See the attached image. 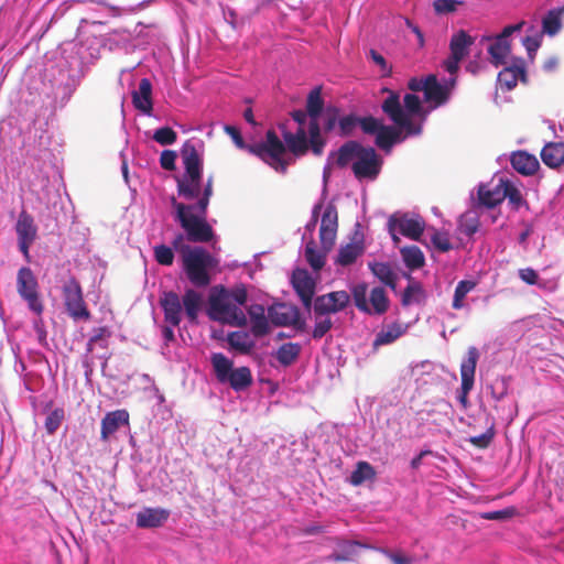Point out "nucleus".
I'll list each match as a JSON object with an SVG mask.
<instances>
[{"label": "nucleus", "instance_id": "nucleus-1", "mask_svg": "<svg viewBox=\"0 0 564 564\" xmlns=\"http://www.w3.org/2000/svg\"><path fill=\"white\" fill-rule=\"evenodd\" d=\"M213 192V177H209L205 184L203 195L196 204L186 205L178 203L174 197L171 200L172 206L176 210V219L191 242H209L214 238L213 227L206 220Z\"/></svg>", "mask_w": 564, "mask_h": 564}, {"label": "nucleus", "instance_id": "nucleus-2", "mask_svg": "<svg viewBox=\"0 0 564 564\" xmlns=\"http://www.w3.org/2000/svg\"><path fill=\"white\" fill-rule=\"evenodd\" d=\"M329 159H334L335 165L339 169L350 166L358 181H375L383 165L382 158L372 147H364L354 140L330 152Z\"/></svg>", "mask_w": 564, "mask_h": 564}, {"label": "nucleus", "instance_id": "nucleus-3", "mask_svg": "<svg viewBox=\"0 0 564 564\" xmlns=\"http://www.w3.org/2000/svg\"><path fill=\"white\" fill-rule=\"evenodd\" d=\"M226 132L232 138L236 145L261 159L276 172L284 174L289 163L284 160L285 147L273 129L265 133L262 142L246 145L240 131L236 127L227 126Z\"/></svg>", "mask_w": 564, "mask_h": 564}, {"label": "nucleus", "instance_id": "nucleus-4", "mask_svg": "<svg viewBox=\"0 0 564 564\" xmlns=\"http://www.w3.org/2000/svg\"><path fill=\"white\" fill-rule=\"evenodd\" d=\"M389 94L381 104L382 112L399 128H403L406 134H420L422 126L413 122L412 117L423 113L420 97L414 94H405L403 106L397 91L386 89Z\"/></svg>", "mask_w": 564, "mask_h": 564}, {"label": "nucleus", "instance_id": "nucleus-5", "mask_svg": "<svg viewBox=\"0 0 564 564\" xmlns=\"http://www.w3.org/2000/svg\"><path fill=\"white\" fill-rule=\"evenodd\" d=\"M181 156L185 171L181 177L176 178L177 193L187 200L199 199L205 187L203 186V159L191 141L183 144Z\"/></svg>", "mask_w": 564, "mask_h": 564}, {"label": "nucleus", "instance_id": "nucleus-6", "mask_svg": "<svg viewBox=\"0 0 564 564\" xmlns=\"http://www.w3.org/2000/svg\"><path fill=\"white\" fill-rule=\"evenodd\" d=\"M183 270L196 288H206L212 282L209 271L217 264L215 258L203 247L182 248Z\"/></svg>", "mask_w": 564, "mask_h": 564}, {"label": "nucleus", "instance_id": "nucleus-7", "mask_svg": "<svg viewBox=\"0 0 564 564\" xmlns=\"http://www.w3.org/2000/svg\"><path fill=\"white\" fill-rule=\"evenodd\" d=\"M212 321L220 322L235 327H245L248 323L243 311L229 300L227 289L220 286L209 296L207 312Z\"/></svg>", "mask_w": 564, "mask_h": 564}, {"label": "nucleus", "instance_id": "nucleus-8", "mask_svg": "<svg viewBox=\"0 0 564 564\" xmlns=\"http://www.w3.org/2000/svg\"><path fill=\"white\" fill-rule=\"evenodd\" d=\"M351 295L356 307L360 312L382 315L389 310L390 301L383 288H373L370 291L368 301V285L366 283H359L351 289Z\"/></svg>", "mask_w": 564, "mask_h": 564}, {"label": "nucleus", "instance_id": "nucleus-9", "mask_svg": "<svg viewBox=\"0 0 564 564\" xmlns=\"http://www.w3.org/2000/svg\"><path fill=\"white\" fill-rule=\"evenodd\" d=\"M17 291L18 294L28 303L30 311L36 315H41L44 311L43 302L39 293V283L28 267H22L17 275Z\"/></svg>", "mask_w": 564, "mask_h": 564}, {"label": "nucleus", "instance_id": "nucleus-10", "mask_svg": "<svg viewBox=\"0 0 564 564\" xmlns=\"http://www.w3.org/2000/svg\"><path fill=\"white\" fill-rule=\"evenodd\" d=\"M62 293L66 312L73 319L88 321L91 317L84 300L82 286L74 276L65 282Z\"/></svg>", "mask_w": 564, "mask_h": 564}, {"label": "nucleus", "instance_id": "nucleus-11", "mask_svg": "<svg viewBox=\"0 0 564 564\" xmlns=\"http://www.w3.org/2000/svg\"><path fill=\"white\" fill-rule=\"evenodd\" d=\"M350 303V295L346 291H333L316 296L312 302L314 317L329 316L344 311Z\"/></svg>", "mask_w": 564, "mask_h": 564}, {"label": "nucleus", "instance_id": "nucleus-12", "mask_svg": "<svg viewBox=\"0 0 564 564\" xmlns=\"http://www.w3.org/2000/svg\"><path fill=\"white\" fill-rule=\"evenodd\" d=\"M269 317L275 326H293L297 330L306 328L305 321L301 317L300 310L295 305L276 304L268 310Z\"/></svg>", "mask_w": 564, "mask_h": 564}, {"label": "nucleus", "instance_id": "nucleus-13", "mask_svg": "<svg viewBox=\"0 0 564 564\" xmlns=\"http://www.w3.org/2000/svg\"><path fill=\"white\" fill-rule=\"evenodd\" d=\"M479 358V352L476 347H469L467 350V358L460 365V394L458 397L463 408L468 405V393L474 387L476 366Z\"/></svg>", "mask_w": 564, "mask_h": 564}, {"label": "nucleus", "instance_id": "nucleus-14", "mask_svg": "<svg viewBox=\"0 0 564 564\" xmlns=\"http://www.w3.org/2000/svg\"><path fill=\"white\" fill-rule=\"evenodd\" d=\"M338 230V212L334 204L329 203L323 215L319 227V240L322 249L330 251L335 245Z\"/></svg>", "mask_w": 564, "mask_h": 564}, {"label": "nucleus", "instance_id": "nucleus-15", "mask_svg": "<svg viewBox=\"0 0 564 564\" xmlns=\"http://www.w3.org/2000/svg\"><path fill=\"white\" fill-rule=\"evenodd\" d=\"M388 227L389 231H392L394 227H398L401 235L419 241L424 232L425 221L419 215L410 216L409 214H404L400 217L391 216L388 221Z\"/></svg>", "mask_w": 564, "mask_h": 564}, {"label": "nucleus", "instance_id": "nucleus-16", "mask_svg": "<svg viewBox=\"0 0 564 564\" xmlns=\"http://www.w3.org/2000/svg\"><path fill=\"white\" fill-rule=\"evenodd\" d=\"M291 282L303 306L310 311L316 289L315 281L306 270L296 269L292 273Z\"/></svg>", "mask_w": 564, "mask_h": 564}, {"label": "nucleus", "instance_id": "nucleus-17", "mask_svg": "<svg viewBox=\"0 0 564 564\" xmlns=\"http://www.w3.org/2000/svg\"><path fill=\"white\" fill-rule=\"evenodd\" d=\"M519 80L527 83L525 63L521 57L513 58L511 65L498 74V83L506 90L513 89Z\"/></svg>", "mask_w": 564, "mask_h": 564}, {"label": "nucleus", "instance_id": "nucleus-18", "mask_svg": "<svg viewBox=\"0 0 564 564\" xmlns=\"http://www.w3.org/2000/svg\"><path fill=\"white\" fill-rule=\"evenodd\" d=\"M160 305L164 313V322L171 326H178L182 321V301L173 291L164 292L160 297Z\"/></svg>", "mask_w": 564, "mask_h": 564}, {"label": "nucleus", "instance_id": "nucleus-19", "mask_svg": "<svg viewBox=\"0 0 564 564\" xmlns=\"http://www.w3.org/2000/svg\"><path fill=\"white\" fill-rule=\"evenodd\" d=\"M129 412L124 409L116 410L106 413L101 420L100 438L108 441L109 437L116 433L121 426L129 425Z\"/></svg>", "mask_w": 564, "mask_h": 564}, {"label": "nucleus", "instance_id": "nucleus-20", "mask_svg": "<svg viewBox=\"0 0 564 564\" xmlns=\"http://www.w3.org/2000/svg\"><path fill=\"white\" fill-rule=\"evenodd\" d=\"M285 150L289 149L294 155H304L311 149L310 140L304 127H299L295 133L283 132Z\"/></svg>", "mask_w": 564, "mask_h": 564}, {"label": "nucleus", "instance_id": "nucleus-21", "mask_svg": "<svg viewBox=\"0 0 564 564\" xmlns=\"http://www.w3.org/2000/svg\"><path fill=\"white\" fill-rule=\"evenodd\" d=\"M424 99L427 102H434L435 106L445 104L449 96L447 87L441 85L437 77L433 74L425 77Z\"/></svg>", "mask_w": 564, "mask_h": 564}, {"label": "nucleus", "instance_id": "nucleus-22", "mask_svg": "<svg viewBox=\"0 0 564 564\" xmlns=\"http://www.w3.org/2000/svg\"><path fill=\"white\" fill-rule=\"evenodd\" d=\"M510 162L512 167L522 175H533L540 167L538 159L525 151L513 152Z\"/></svg>", "mask_w": 564, "mask_h": 564}, {"label": "nucleus", "instance_id": "nucleus-23", "mask_svg": "<svg viewBox=\"0 0 564 564\" xmlns=\"http://www.w3.org/2000/svg\"><path fill=\"white\" fill-rule=\"evenodd\" d=\"M132 101L134 107L142 112L149 115L152 111V84L150 79L142 78L140 80L138 90L132 94Z\"/></svg>", "mask_w": 564, "mask_h": 564}, {"label": "nucleus", "instance_id": "nucleus-24", "mask_svg": "<svg viewBox=\"0 0 564 564\" xmlns=\"http://www.w3.org/2000/svg\"><path fill=\"white\" fill-rule=\"evenodd\" d=\"M170 512L159 508H145L137 514L139 528H159L169 518Z\"/></svg>", "mask_w": 564, "mask_h": 564}, {"label": "nucleus", "instance_id": "nucleus-25", "mask_svg": "<svg viewBox=\"0 0 564 564\" xmlns=\"http://www.w3.org/2000/svg\"><path fill=\"white\" fill-rule=\"evenodd\" d=\"M15 232L18 240L35 241L37 237V227L34 224V218L25 209L19 214Z\"/></svg>", "mask_w": 564, "mask_h": 564}, {"label": "nucleus", "instance_id": "nucleus-26", "mask_svg": "<svg viewBox=\"0 0 564 564\" xmlns=\"http://www.w3.org/2000/svg\"><path fill=\"white\" fill-rule=\"evenodd\" d=\"M487 40L492 41L488 47V54L490 56L491 64L496 67L505 65L511 53L510 41L501 40L497 36L487 37Z\"/></svg>", "mask_w": 564, "mask_h": 564}, {"label": "nucleus", "instance_id": "nucleus-27", "mask_svg": "<svg viewBox=\"0 0 564 564\" xmlns=\"http://www.w3.org/2000/svg\"><path fill=\"white\" fill-rule=\"evenodd\" d=\"M542 162L551 167L558 169L564 163V142H549L541 150Z\"/></svg>", "mask_w": 564, "mask_h": 564}, {"label": "nucleus", "instance_id": "nucleus-28", "mask_svg": "<svg viewBox=\"0 0 564 564\" xmlns=\"http://www.w3.org/2000/svg\"><path fill=\"white\" fill-rule=\"evenodd\" d=\"M181 301L188 321L191 323H196L203 305L202 295L194 289H187Z\"/></svg>", "mask_w": 564, "mask_h": 564}, {"label": "nucleus", "instance_id": "nucleus-29", "mask_svg": "<svg viewBox=\"0 0 564 564\" xmlns=\"http://www.w3.org/2000/svg\"><path fill=\"white\" fill-rule=\"evenodd\" d=\"M475 40L465 30H459L454 33L449 41L451 54L455 55V58L464 59L474 44Z\"/></svg>", "mask_w": 564, "mask_h": 564}, {"label": "nucleus", "instance_id": "nucleus-30", "mask_svg": "<svg viewBox=\"0 0 564 564\" xmlns=\"http://www.w3.org/2000/svg\"><path fill=\"white\" fill-rule=\"evenodd\" d=\"M369 269L372 274L384 285L391 290H397L398 274L394 272L392 265L388 262H370Z\"/></svg>", "mask_w": 564, "mask_h": 564}, {"label": "nucleus", "instance_id": "nucleus-31", "mask_svg": "<svg viewBox=\"0 0 564 564\" xmlns=\"http://www.w3.org/2000/svg\"><path fill=\"white\" fill-rule=\"evenodd\" d=\"M365 251L364 242L354 241L340 247L336 262L343 267L352 264Z\"/></svg>", "mask_w": 564, "mask_h": 564}, {"label": "nucleus", "instance_id": "nucleus-32", "mask_svg": "<svg viewBox=\"0 0 564 564\" xmlns=\"http://www.w3.org/2000/svg\"><path fill=\"white\" fill-rule=\"evenodd\" d=\"M405 329L406 327L400 323H392L388 325L377 334L373 340V347L378 348L379 346L393 343L405 333Z\"/></svg>", "mask_w": 564, "mask_h": 564}, {"label": "nucleus", "instance_id": "nucleus-33", "mask_svg": "<svg viewBox=\"0 0 564 564\" xmlns=\"http://www.w3.org/2000/svg\"><path fill=\"white\" fill-rule=\"evenodd\" d=\"M252 375L251 370L248 367H239L232 369L229 373L228 378H226V382H229L230 387L235 391H241L252 384Z\"/></svg>", "mask_w": 564, "mask_h": 564}, {"label": "nucleus", "instance_id": "nucleus-34", "mask_svg": "<svg viewBox=\"0 0 564 564\" xmlns=\"http://www.w3.org/2000/svg\"><path fill=\"white\" fill-rule=\"evenodd\" d=\"M227 343L230 348L237 350L240 354H250L254 347V341L250 338L246 332H230L227 335Z\"/></svg>", "mask_w": 564, "mask_h": 564}, {"label": "nucleus", "instance_id": "nucleus-35", "mask_svg": "<svg viewBox=\"0 0 564 564\" xmlns=\"http://www.w3.org/2000/svg\"><path fill=\"white\" fill-rule=\"evenodd\" d=\"M338 546L340 552H334L333 554L328 555L326 560L334 562H349L356 555V547H368L366 544L360 542L346 540L339 541Z\"/></svg>", "mask_w": 564, "mask_h": 564}, {"label": "nucleus", "instance_id": "nucleus-36", "mask_svg": "<svg viewBox=\"0 0 564 564\" xmlns=\"http://www.w3.org/2000/svg\"><path fill=\"white\" fill-rule=\"evenodd\" d=\"M478 200L480 205L488 208L496 207L501 202H503L500 182L494 188H489L486 185H480L478 187Z\"/></svg>", "mask_w": 564, "mask_h": 564}, {"label": "nucleus", "instance_id": "nucleus-37", "mask_svg": "<svg viewBox=\"0 0 564 564\" xmlns=\"http://www.w3.org/2000/svg\"><path fill=\"white\" fill-rule=\"evenodd\" d=\"M112 336V332L107 326H101L93 329V335L90 336L86 351L93 352L96 348L108 349L109 339Z\"/></svg>", "mask_w": 564, "mask_h": 564}, {"label": "nucleus", "instance_id": "nucleus-38", "mask_svg": "<svg viewBox=\"0 0 564 564\" xmlns=\"http://www.w3.org/2000/svg\"><path fill=\"white\" fill-rule=\"evenodd\" d=\"M402 260L410 270L421 269L425 264V258L417 246H406L400 249Z\"/></svg>", "mask_w": 564, "mask_h": 564}, {"label": "nucleus", "instance_id": "nucleus-39", "mask_svg": "<svg viewBox=\"0 0 564 564\" xmlns=\"http://www.w3.org/2000/svg\"><path fill=\"white\" fill-rule=\"evenodd\" d=\"M214 372L219 382H226L229 373L232 371V361L221 352H214L210 356Z\"/></svg>", "mask_w": 564, "mask_h": 564}, {"label": "nucleus", "instance_id": "nucleus-40", "mask_svg": "<svg viewBox=\"0 0 564 564\" xmlns=\"http://www.w3.org/2000/svg\"><path fill=\"white\" fill-rule=\"evenodd\" d=\"M502 199H508L514 209H519L525 200L519 188L509 180L500 178Z\"/></svg>", "mask_w": 564, "mask_h": 564}, {"label": "nucleus", "instance_id": "nucleus-41", "mask_svg": "<svg viewBox=\"0 0 564 564\" xmlns=\"http://www.w3.org/2000/svg\"><path fill=\"white\" fill-rule=\"evenodd\" d=\"M301 349V346L296 343H285L279 347L275 357L282 366L289 367L296 361Z\"/></svg>", "mask_w": 564, "mask_h": 564}, {"label": "nucleus", "instance_id": "nucleus-42", "mask_svg": "<svg viewBox=\"0 0 564 564\" xmlns=\"http://www.w3.org/2000/svg\"><path fill=\"white\" fill-rule=\"evenodd\" d=\"M318 118L319 117H310L308 122V140L311 150L315 155H321L325 147V140L321 135Z\"/></svg>", "mask_w": 564, "mask_h": 564}, {"label": "nucleus", "instance_id": "nucleus-43", "mask_svg": "<svg viewBox=\"0 0 564 564\" xmlns=\"http://www.w3.org/2000/svg\"><path fill=\"white\" fill-rule=\"evenodd\" d=\"M564 14V7L550 10L543 18L542 28L543 32L553 36L562 28V15Z\"/></svg>", "mask_w": 564, "mask_h": 564}, {"label": "nucleus", "instance_id": "nucleus-44", "mask_svg": "<svg viewBox=\"0 0 564 564\" xmlns=\"http://www.w3.org/2000/svg\"><path fill=\"white\" fill-rule=\"evenodd\" d=\"M376 478V470L368 462H358L356 469L350 475V484L354 486H360L366 480H372Z\"/></svg>", "mask_w": 564, "mask_h": 564}, {"label": "nucleus", "instance_id": "nucleus-45", "mask_svg": "<svg viewBox=\"0 0 564 564\" xmlns=\"http://www.w3.org/2000/svg\"><path fill=\"white\" fill-rule=\"evenodd\" d=\"M327 252L328 251H325L324 249L323 251L317 250L314 240H311L310 242L306 243L305 258L306 261L312 267V269L315 271H318L324 267Z\"/></svg>", "mask_w": 564, "mask_h": 564}, {"label": "nucleus", "instance_id": "nucleus-46", "mask_svg": "<svg viewBox=\"0 0 564 564\" xmlns=\"http://www.w3.org/2000/svg\"><path fill=\"white\" fill-rule=\"evenodd\" d=\"M324 108V100L322 98V87L313 88L306 99V111L308 117H319Z\"/></svg>", "mask_w": 564, "mask_h": 564}, {"label": "nucleus", "instance_id": "nucleus-47", "mask_svg": "<svg viewBox=\"0 0 564 564\" xmlns=\"http://www.w3.org/2000/svg\"><path fill=\"white\" fill-rule=\"evenodd\" d=\"M476 288V283L469 280L459 281L455 288L452 307L460 310L465 306L464 299Z\"/></svg>", "mask_w": 564, "mask_h": 564}, {"label": "nucleus", "instance_id": "nucleus-48", "mask_svg": "<svg viewBox=\"0 0 564 564\" xmlns=\"http://www.w3.org/2000/svg\"><path fill=\"white\" fill-rule=\"evenodd\" d=\"M480 221L479 217L475 212H467L463 214L459 218V231L468 237L476 234L479 229Z\"/></svg>", "mask_w": 564, "mask_h": 564}, {"label": "nucleus", "instance_id": "nucleus-49", "mask_svg": "<svg viewBox=\"0 0 564 564\" xmlns=\"http://www.w3.org/2000/svg\"><path fill=\"white\" fill-rule=\"evenodd\" d=\"M381 119L372 116L359 117V127L365 134L377 135L380 129L383 127Z\"/></svg>", "mask_w": 564, "mask_h": 564}, {"label": "nucleus", "instance_id": "nucleus-50", "mask_svg": "<svg viewBox=\"0 0 564 564\" xmlns=\"http://www.w3.org/2000/svg\"><path fill=\"white\" fill-rule=\"evenodd\" d=\"M154 259L161 265H172L174 262V252L166 245H158L153 248Z\"/></svg>", "mask_w": 564, "mask_h": 564}, {"label": "nucleus", "instance_id": "nucleus-51", "mask_svg": "<svg viewBox=\"0 0 564 564\" xmlns=\"http://www.w3.org/2000/svg\"><path fill=\"white\" fill-rule=\"evenodd\" d=\"M64 420V410L63 409H54L45 419V430L47 434H54Z\"/></svg>", "mask_w": 564, "mask_h": 564}, {"label": "nucleus", "instance_id": "nucleus-52", "mask_svg": "<svg viewBox=\"0 0 564 564\" xmlns=\"http://www.w3.org/2000/svg\"><path fill=\"white\" fill-rule=\"evenodd\" d=\"M177 139L176 132L170 127H162L155 130L153 134V140L160 143L161 145H170L173 144Z\"/></svg>", "mask_w": 564, "mask_h": 564}, {"label": "nucleus", "instance_id": "nucleus-53", "mask_svg": "<svg viewBox=\"0 0 564 564\" xmlns=\"http://www.w3.org/2000/svg\"><path fill=\"white\" fill-rule=\"evenodd\" d=\"M332 327L333 321L330 316L315 318V325L312 332V337L314 339H321L332 329Z\"/></svg>", "mask_w": 564, "mask_h": 564}, {"label": "nucleus", "instance_id": "nucleus-54", "mask_svg": "<svg viewBox=\"0 0 564 564\" xmlns=\"http://www.w3.org/2000/svg\"><path fill=\"white\" fill-rule=\"evenodd\" d=\"M422 294V286L420 283H411L409 284L401 297V303L403 306H409L413 302H419V295Z\"/></svg>", "mask_w": 564, "mask_h": 564}, {"label": "nucleus", "instance_id": "nucleus-55", "mask_svg": "<svg viewBox=\"0 0 564 564\" xmlns=\"http://www.w3.org/2000/svg\"><path fill=\"white\" fill-rule=\"evenodd\" d=\"M359 126V117H356L354 115H348L343 118H339L338 121V128H339V134L341 137H348L352 133L355 128Z\"/></svg>", "mask_w": 564, "mask_h": 564}, {"label": "nucleus", "instance_id": "nucleus-56", "mask_svg": "<svg viewBox=\"0 0 564 564\" xmlns=\"http://www.w3.org/2000/svg\"><path fill=\"white\" fill-rule=\"evenodd\" d=\"M376 145L384 152H390L392 149L390 126L384 124L376 135Z\"/></svg>", "mask_w": 564, "mask_h": 564}, {"label": "nucleus", "instance_id": "nucleus-57", "mask_svg": "<svg viewBox=\"0 0 564 564\" xmlns=\"http://www.w3.org/2000/svg\"><path fill=\"white\" fill-rule=\"evenodd\" d=\"M431 241L435 249H437L441 252H447L453 248L449 237L446 232L434 231V234L431 237Z\"/></svg>", "mask_w": 564, "mask_h": 564}, {"label": "nucleus", "instance_id": "nucleus-58", "mask_svg": "<svg viewBox=\"0 0 564 564\" xmlns=\"http://www.w3.org/2000/svg\"><path fill=\"white\" fill-rule=\"evenodd\" d=\"M339 121V109L329 106L324 111V130L330 132Z\"/></svg>", "mask_w": 564, "mask_h": 564}, {"label": "nucleus", "instance_id": "nucleus-59", "mask_svg": "<svg viewBox=\"0 0 564 564\" xmlns=\"http://www.w3.org/2000/svg\"><path fill=\"white\" fill-rule=\"evenodd\" d=\"M251 321V333L254 337H263L270 332L269 321L265 316H261Z\"/></svg>", "mask_w": 564, "mask_h": 564}, {"label": "nucleus", "instance_id": "nucleus-60", "mask_svg": "<svg viewBox=\"0 0 564 564\" xmlns=\"http://www.w3.org/2000/svg\"><path fill=\"white\" fill-rule=\"evenodd\" d=\"M495 432L492 427L488 429L485 433L469 437V443L477 448H487L492 442Z\"/></svg>", "mask_w": 564, "mask_h": 564}, {"label": "nucleus", "instance_id": "nucleus-61", "mask_svg": "<svg viewBox=\"0 0 564 564\" xmlns=\"http://www.w3.org/2000/svg\"><path fill=\"white\" fill-rule=\"evenodd\" d=\"M459 4L457 0H434L433 8L437 14H447L456 11Z\"/></svg>", "mask_w": 564, "mask_h": 564}, {"label": "nucleus", "instance_id": "nucleus-62", "mask_svg": "<svg viewBox=\"0 0 564 564\" xmlns=\"http://www.w3.org/2000/svg\"><path fill=\"white\" fill-rule=\"evenodd\" d=\"M227 295L229 300L237 304L239 307L245 305L248 299V293L243 285L236 286L230 291L227 290Z\"/></svg>", "mask_w": 564, "mask_h": 564}, {"label": "nucleus", "instance_id": "nucleus-63", "mask_svg": "<svg viewBox=\"0 0 564 564\" xmlns=\"http://www.w3.org/2000/svg\"><path fill=\"white\" fill-rule=\"evenodd\" d=\"M370 59L380 67L382 76H390L392 73V67L388 64L386 58L376 50L369 51Z\"/></svg>", "mask_w": 564, "mask_h": 564}, {"label": "nucleus", "instance_id": "nucleus-64", "mask_svg": "<svg viewBox=\"0 0 564 564\" xmlns=\"http://www.w3.org/2000/svg\"><path fill=\"white\" fill-rule=\"evenodd\" d=\"M378 551L384 554L393 564H412L414 561L412 556L402 552H391L387 549H378Z\"/></svg>", "mask_w": 564, "mask_h": 564}]
</instances>
